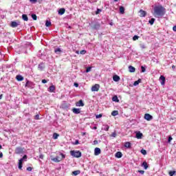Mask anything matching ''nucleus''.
<instances>
[{"label":"nucleus","instance_id":"11","mask_svg":"<svg viewBox=\"0 0 176 176\" xmlns=\"http://www.w3.org/2000/svg\"><path fill=\"white\" fill-rule=\"evenodd\" d=\"M38 71H43V69H45V64L40 63L38 66Z\"/></svg>","mask_w":176,"mask_h":176},{"label":"nucleus","instance_id":"7","mask_svg":"<svg viewBox=\"0 0 176 176\" xmlns=\"http://www.w3.org/2000/svg\"><path fill=\"white\" fill-rule=\"evenodd\" d=\"M99 90H100V85L98 84H96L91 87V91H98Z\"/></svg>","mask_w":176,"mask_h":176},{"label":"nucleus","instance_id":"12","mask_svg":"<svg viewBox=\"0 0 176 176\" xmlns=\"http://www.w3.org/2000/svg\"><path fill=\"white\" fill-rule=\"evenodd\" d=\"M16 80H18V82H21V81L24 80V77H23V76H21V75H17L16 76Z\"/></svg>","mask_w":176,"mask_h":176},{"label":"nucleus","instance_id":"22","mask_svg":"<svg viewBox=\"0 0 176 176\" xmlns=\"http://www.w3.org/2000/svg\"><path fill=\"white\" fill-rule=\"evenodd\" d=\"M50 90L49 91L50 93H54V90H56V87H54V85H52L49 87Z\"/></svg>","mask_w":176,"mask_h":176},{"label":"nucleus","instance_id":"60","mask_svg":"<svg viewBox=\"0 0 176 176\" xmlns=\"http://www.w3.org/2000/svg\"><path fill=\"white\" fill-rule=\"evenodd\" d=\"M82 135L83 136V135H86V132H82Z\"/></svg>","mask_w":176,"mask_h":176},{"label":"nucleus","instance_id":"9","mask_svg":"<svg viewBox=\"0 0 176 176\" xmlns=\"http://www.w3.org/2000/svg\"><path fill=\"white\" fill-rule=\"evenodd\" d=\"M76 107H85V103H83V100H80L76 103Z\"/></svg>","mask_w":176,"mask_h":176},{"label":"nucleus","instance_id":"63","mask_svg":"<svg viewBox=\"0 0 176 176\" xmlns=\"http://www.w3.org/2000/svg\"><path fill=\"white\" fill-rule=\"evenodd\" d=\"M94 130H97V126L94 127Z\"/></svg>","mask_w":176,"mask_h":176},{"label":"nucleus","instance_id":"58","mask_svg":"<svg viewBox=\"0 0 176 176\" xmlns=\"http://www.w3.org/2000/svg\"><path fill=\"white\" fill-rule=\"evenodd\" d=\"M39 157H40V159H43V155H42V154L40 155H39Z\"/></svg>","mask_w":176,"mask_h":176},{"label":"nucleus","instance_id":"21","mask_svg":"<svg viewBox=\"0 0 176 176\" xmlns=\"http://www.w3.org/2000/svg\"><path fill=\"white\" fill-rule=\"evenodd\" d=\"M23 160H19V170H21L23 168Z\"/></svg>","mask_w":176,"mask_h":176},{"label":"nucleus","instance_id":"51","mask_svg":"<svg viewBox=\"0 0 176 176\" xmlns=\"http://www.w3.org/2000/svg\"><path fill=\"white\" fill-rule=\"evenodd\" d=\"M141 68H142V72H145V71H146V69H145V67H144V66H142Z\"/></svg>","mask_w":176,"mask_h":176},{"label":"nucleus","instance_id":"45","mask_svg":"<svg viewBox=\"0 0 176 176\" xmlns=\"http://www.w3.org/2000/svg\"><path fill=\"white\" fill-rule=\"evenodd\" d=\"M96 119H100V118H102V114H98L96 116Z\"/></svg>","mask_w":176,"mask_h":176},{"label":"nucleus","instance_id":"39","mask_svg":"<svg viewBox=\"0 0 176 176\" xmlns=\"http://www.w3.org/2000/svg\"><path fill=\"white\" fill-rule=\"evenodd\" d=\"M102 10L100 8H98L96 12V14H100V13H101Z\"/></svg>","mask_w":176,"mask_h":176},{"label":"nucleus","instance_id":"41","mask_svg":"<svg viewBox=\"0 0 176 176\" xmlns=\"http://www.w3.org/2000/svg\"><path fill=\"white\" fill-rule=\"evenodd\" d=\"M79 144V140H76L75 141V142H72V145H78Z\"/></svg>","mask_w":176,"mask_h":176},{"label":"nucleus","instance_id":"48","mask_svg":"<svg viewBox=\"0 0 176 176\" xmlns=\"http://www.w3.org/2000/svg\"><path fill=\"white\" fill-rule=\"evenodd\" d=\"M90 71H91V67H87L86 69V72H90Z\"/></svg>","mask_w":176,"mask_h":176},{"label":"nucleus","instance_id":"59","mask_svg":"<svg viewBox=\"0 0 176 176\" xmlns=\"http://www.w3.org/2000/svg\"><path fill=\"white\" fill-rule=\"evenodd\" d=\"M1 157H3V153H0V158Z\"/></svg>","mask_w":176,"mask_h":176},{"label":"nucleus","instance_id":"47","mask_svg":"<svg viewBox=\"0 0 176 176\" xmlns=\"http://www.w3.org/2000/svg\"><path fill=\"white\" fill-rule=\"evenodd\" d=\"M171 141H173V137L169 136L168 139V142H171Z\"/></svg>","mask_w":176,"mask_h":176},{"label":"nucleus","instance_id":"14","mask_svg":"<svg viewBox=\"0 0 176 176\" xmlns=\"http://www.w3.org/2000/svg\"><path fill=\"white\" fill-rule=\"evenodd\" d=\"M113 80H114V82H119V80H120V77L118 75H114L113 76Z\"/></svg>","mask_w":176,"mask_h":176},{"label":"nucleus","instance_id":"29","mask_svg":"<svg viewBox=\"0 0 176 176\" xmlns=\"http://www.w3.org/2000/svg\"><path fill=\"white\" fill-rule=\"evenodd\" d=\"M120 13H121V14H124V7L123 6L120 7Z\"/></svg>","mask_w":176,"mask_h":176},{"label":"nucleus","instance_id":"33","mask_svg":"<svg viewBox=\"0 0 176 176\" xmlns=\"http://www.w3.org/2000/svg\"><path fill=\"white\" fill-rule=\"evenodd\" d=\"M22 19L23 20H24V21H27L28 20V16H27V14H23Z\"/></svg>","mask_w":176,"mask_h":176},{"label":"nucleus","instance_id":"44","mask_svg":"<svg viewBox=\"0 0 176 176\" xmlns=\"http://www.w3.org/2000/svg\"><path fill=\"white\" fill-rule=\"evenodd\" d=\"M141 153H142V155H146V151L144 150V149H142V150H141Z\"/></svg>","mask_w":176,"mask_h":176},{"label":"nucleus","instance_id":"37","mask_svg":"<svg viewBox=\"0 0 176 176\" xmlns=\"http://www.w3.org/2000/svg\"><path fill=\"white\" fill-rule=\"evenodd\" d=\"M148 23L151 24V25H153V23H155V18H152Z\"/></svg>","mask_w":176,"mask_h":176},{"label":"nucleus","instance_id":"25","mask_svg":"<svg viewBox=\"0 0 176 176\" xmlns=\"http://www.w3.org/2000/svg\"><path fill=\"white\" fill-rule=\"evenodd\" d=\"M125 148H131V143L130 142H126L124 144Z\"/></svg>","mask_w":176,"mask_h":176},{"label":"nucleus","instance_id":"57","mask_svg":"<svg viewBox=\"0 0 176 176\" xmlns=\"http://www.w3.org/2000/svg\"><path fill=\"white\" fill-rule=\"evenodd\" d=\"M173 30L175 31V32H176V25H175V26H173Z\"/></svg>","mask_w":176,"mask_h":176},{"label":"nucleus","instance_id":"34","mask_svg":"<svg viewBox=\"0 0 176 176\" xmlns=\"http://www.w3.org/2000/svg\"><path fill=\"white\" fill-rule=\"evenodd\" d=\"M176 171L175 170H170L168 172V174L170 176H174V175H175Z\"/></svg>","mask_w":176,"mask_h":176},{"label":"nucleus","instance_id":"6","mask_svg":"<svg viewBox=\"0 0 176 176\" xmlns=\"http://www.w3.org/2000/svg\"><path fill=\"white\" fill-rule=\"evenodd\" d=\"M144 119L148 120V122L152 120L153 119V116H151L149 113L144 114Z\"/></svg>","mask_w":176,"mask_h":176},{"label":"nucleus","instance_id":"4","mask_svg":"<svg viewBox=\"0 0 176 176\" xmlns=\"http://www.w3.org/2000/svg\"><path fill=\"white\" fill-rule=\"evenodd\" d=\"M15 153L16 155H21V154L24 153V148H23V147H16L15 148Z\"/></svg>","mask_w":176,"mask_h":176},{"label":"nucleus","instance_id":"13","mask_svg":"<svg viewBox=\"0 0 176 176\" xmlns=\"http://www.w3.org/2000/svg\"><path fill=\"white\" fill-rule=\"evenodd\" d=\"M72 112H73V113H76V115H78V114L80 113V109L74 108V109H72Z\"/></svg>","mask_w":176,"mask_h":176},{"label":"nucleus","instance_id":"28","mask_svg":"<svg viewBox=\"0 0 176 176\" xmlns=\"http://www.w3.org/2000/svg\"><path fill=\"white\" fill-rule=\"evenodd\" d=\"M112 100L114 101L115 102H119V98H118L117 96H114L112 98Z\"/></svg>","mask_w":176,"mask_h":176},{"label":"nucleus","instance_id":"53","mask_svg":"<svg viewBox=\"0 0 176 176\" xmlns=\"http://www.w3.org/2000/svg\"><path fill=\"white\" fill-rule=\"evenodd\" d=\"M105 131H108L109 130V126L107 125L104 128Z\"/></svg>","mask_w":176,"mask_h":176},{"label":"nucleus","instance_id":"26","mask_svg":"<svg viewBox=\"0 0 176 176\" xmlns=\"http://www.w3.org/2000/svg\"><path fill=\"white\" fill-rule=\"evenodd\" d=\"M118 115H119V111H113L111 112L112 116H118Z\"/></svg>","mask_w":176,"mask_h":176},{"label":"nucleus","instance_id":"50","mask_svg":"<svg viewBox=\"0 0 176 176\" xmlns=\"http://www.w3.org/2000/svg\"><path fill=\"white\" fill-rule=\"evenodd\" d=\"M27 171H32V167H30V166L28 167Z\"/></svg>","mask_w":176,"mask_h":176},{"label":"nucleus","instance_id":"35","mask_svg":"<svg viewBox=\"0 0 176 176\" xmlns=\"http://www.w3.org/2000/svg\"><path fill=\"white\" fill-rule=\"evenodd\" d=\"M50 25H52V22L49 21H46L45 22V26L46 27H50Z\"/></svg>","mask_w":176,"mask_h":176},{"label":"nucleus","instance_id":"64","mask_svg":"<svg viewBox=\"0 0 176 176\" xmlns=\"http://www.w3.org/2000/svg\"><path fill=\"white\" fill-rule=\"evenodd\" d=\"M0 149H2V146L0 144Z\"/></svg>","mask_w":176,"mask_h":176},{"label":"nucleus","instance_id":"16","mask_svg":"<svg viewBox=\"0 0 176 176\" xmlns=\"http://www.w3.org/2000/svg\"><path fill=\"white\" fill-rule=\"evenodd\" d=\"M142 135H143L142 133L140 131L136 133V138H138V140H141V138H142Z\"/></svg>","mask_w":176,"mask_h":176},{"label":"nucleus","instance_id":"52","mask_svg":"<svg viewBox=\"0 0 176 176\" xmlns=\"http://www.w3.org/2000/svg\"><path fill=\"white\" fill-rule=\"evenodd\" d=\"M117 134H116V132H113L111 133V137H116Z\"/></svg>","mask_w":176,"mask_h":176},{"label":"nucleus","instance_id":"10","mask_svg":"<svg viewBox=\"0 0 176 176\" xmlns=\"http://www.w3.org/2000/svg\"><path fill=\"white\" fill-rule=\"evenodd\" d=\"M100 27H101V25H100V23H95L92 26V30H100Z\"/></svg>","mask_w":176,"mask_h":176},{"label":"nucleus","instance_id":"1","mask_svg":"<svg viewBox=\"0 0 176 176\" xmlns=\"http://www.w3.org/2000/svg\"><path fill=\"white\" fill-rule=\"evenodd\" d=\"M166 14V8L163 7V6H156L154 8L153 16L154 17H157V19H160V17H163Z\"/></svg>","mask_w":176,"mask_h":176},{"label":"nucleus","instance_id":"30","mask_svg":"<svg viewBox=\"0 0 176 176\" xmlns=\"http://www.w3.org/2000/svg\"><path fill=\"white\" fill-rule=\"evenodd\" d=\"M54 53H56V54H60V53H61V49L60 48H56L54 50Z\"/></svg>","mask_w":176,"mask_h":176},{"label":"nucleus","instance_id":"36","mask_svg":"<svg viewBox=\"0 0 176 176\" xmlns=\"http://www.w3.org/2000/svg\"><path fill=\"white\" fill-rule=\"evenodd\" d=\"M32 19H33V20H34V21H36L37 19H38V16H36V14H32Z\"/></svg>","mask_w":176,"mask_h":176},{"label":"nucleus","instance_id":"19","mask_svg":"<svg viewBox=\"0 0 176 176\" xmlns=\"http://www.w3.org/2000/svg\"><path fill=\"white\" fill-rule=\"evenodd\" d=\"M142 166L144 167V170H148V167H149L148 163L145 161L142 163Z\"/></svg>","mask_w":176,"mask_h":176},{"label":"nucleus","instance_id":"32","mask_svg":"<svg viewBox=\"0 0 176 176\" xmlns=\"http://www.w3.org/2000/svg\"><path fill=\"white\" fill-rule=\"evenodd\" d=\"M73 175H79L80 174V170H74L72 172Z\"/></svg>","mask_w":176,"mask_h":176},{"label":"nucleus","instance_id":"46","mask_svg":"<svg viewBox=\"0 0 176 176\" xmlns=\"http://www.w3.org/2000/svg\"><path fill=\"white\" fill-rule=\"evenodd\" d=\"M138 173H140V174H142V175H144V174H145V171L144 170H138Z\"/></svg>","mask_w":176,"mask_h":176},{"label":"nucleus","instance_id":"15","mask_svg":"<svg viewBox=\"0 0 176 176\" xmlns=\"http://www.w3.org/2000/svg\"><path fill=\"white\" fill-rule=\"evenodd\" d=\"M160 79L162 80L161 85H164L166 83V77H164V76H161L160 77Z\"/></svg>","mask_w":176,"mask_h":176},{"label":"nucleus","instance_id":"61","mask_svg":"<svg viewBox=\"0 0 176 176\" xmlns=\"http://www.w3.org/2000/svg\"><path fill=\"white\" fill-rule=\"evenodd\" d=\"M172 68H173V69H175V65H173V66H172Z\"/></svg>","mask_w":176,"mask_h":176},{"label":"nucleus","instance_id":"54","mask_svg":"<svg viewBox=\"0 0 176 176\" xmlns=\"http://www.w3.org/2000/svg\"><path fill=\"white\" fill-rule=\"evenodd\" d=\"M97 144H98V140H94V145H97Z\"/></svg>","mask_w":176,"mask_h":176},{"label":"nucleus","instance_id":"18","mask_svg":"<svg viewBox=\"0 0 176 176\" xmlns=\"http://www.w3.org/2000/svg\"><path fill=\"white\" fill-rule=\"evenodd\" d=\"M140 17H145V16H146V12H145L144 10H140Z\"/></svg>","mask_w":176,"mask_h":176},{"label":"nucleus","instance_id":"8","mask_svg":"<svg viewBox=\"0 0 176 176\" xmlns=\"http://www.w3.org/2000/svg\"><path fill=\"white\" fill-rule=\"evenodd\" d=\"M100 153H101V149H100V148H98V147H96L94 150L95 156H98V155H100Z\"/></svg>","mask_w":176,"mask_h":176},{"label":"nucleus","instance_id":"62","mask_svg":"<svg viewBox=\"0 0 176 176\" xmlns=\"http://www.w3.org/2000/svg\"><path fill=\"white\" fill-rule=\"evenodd\" d=\"M3 95H0V100H2Z\"/></svg>","mask_w":176,"mask_h":176},{"label":"nucleus","instance_id":"42","mask_svg":"<svg viewBox=\"0 0 176 176\" xmlns=\"http://www.w3.org/2000/svg\"><path fill=\"white\" fill-rule=\"evenodd\" d=\"M34 119H35V120H39L41 118H39V115L38 114H37V115H36L35 116H34Z\"/></svg>","mask_w":176,"mask_h":176},{"label":"nucleus","instance_id":"40","mask_svg":"<svg viewBox=\"0 0 176 176\" xmlns=\"http://www.w3.org/2000/svg\"><path fill=\"white\" fill-rule=\"evenodd\" d=\"M139 38H140V36H137V35H135V36L133 37V41H137Z\"/></svg>","mask_w":176,"mask_h":176},{"label":"nucleus","instance_id":"27","mask_svg":"<svg viewBox=\"0 0 176 176\" xmlns=\"http://www.w3.org/2000/svg\"><path fill=\"white\" fill-rule=\"evenodd\" d=\"M53 138L54 140H57V138H58V137H60V134L57 133H54L53 134Z\"/></svg>","mask_w":176,"mask_h":176},{"label":"nucleus","instance_id":"2","mask_svg":"<svg viewBox=\"0 0 176 176\" xmlns=\"http://www.w3.org/2000/svg\"><path fill=\"white\" fill-rule=\"evenodd\" d=\"M70 155L73 156V157H81L82 153L79 151H71Z\"/></svg>","mask_w":176,"mask_h":176},{"label":"nucleus","instance_id":"49","mask_svg":"<svg viewBox=\"0 0 176 176\" xmlns=\"http://www.w3.org/2000/svg\"><path fill=\"white\" fill-rule=\"evenodd\" d=\"M30 2H32V3H36V2H38V0H30Z\"/></svg>","mask_w":176,"mask_h":176},{"label":"nucleus","instance_id":"17","mask_svg":"<svg viewBox=\"0 0 176 176\" xmlns=\"http://www.w3.org/2000/svg\"><path fill=\"white\" fill-rule=\"evenodd\" d=\"M115 156H116V157H117V159H120V157H122V156H123V154H122V152L118 151L116 153Z\"/></svg>","mask_w":176,"mask_h":176},{"label":"nucleus","instance_id":"20","mask_svg":"<svg viewBox=\"0 0 176 176\" xmlns=\"http://www.w3.org/2000/svg\"><path fill=\"white\" fill-rule=\"evenodd\" d=\"M129 72H131V73L135 72V67L130 65L129 66Z\"/></svg>","mask_w":176,"mask_h":176},{"label":"nucleus","instance_id":"5","mask_svg":"<svg viewBox=\"0 0 176 176\" xmlns=\"http://www.w3.org/2000/svg\"><path fill=\"white\" fill-rule=\"evenodd\" d=\"M19 25H20V21H12L10 23V27H12V28H16V27H19Z\"/></svg>","mask_w":176,"mask_h":176},{"label":"nucleus","instance_id":"23","mask_svg":"<svg viewBox=\"0 0 176 176\" xmlns=\"http://www.w3.org/2000/svg\"><path fill=\"white\" fill-rule=\"evenodd\" d=\"M65 13V8H60L59 10H58V14H60V15H63Z\"/></svg>","mask_w":176,"mask_h":176},{"label":"nucleus","instance_id":"55","mask_svg":"<svg viewBox=\"0 0 176 176\" xmlns=\"http://www.w3.org/2000/svg\"><path fill=\"white\" fill-rule=\"evenodd\" d=\"M74 86L75 87H79V84H78L77 82H74Z\"/></svg>","mask_w":176,"mask_h":176},{"label":"nucleus","instance_id":"31","mask_svg":"<svg viewBox=\"0 0 176 176\" xmlns=\"http://www.w3.org/2000/svg\"><path fill=\"white\" fill-rule=\"evenodd\" d=\"M141 83V79H138V80L135 81L133 83V86H138Z\"/></svg>","mask_w":176,"mask_h":176},{"label":"nucleus","instance_id":"56","mask_svg":"<svg viewBox=\"0 0 176 176\" xmlns=\"http://www.w3.org/2000/svg\"><path fill=\"white\" fill-rule=\"evenodd\" d=\"M42 83H47V80H46L45 79L42 80Z\"/></svg>","mask_w":176,"mask_h":176},{"label":"nucleus","instance_id":"38","mask_svg":"<svg viewBox=\"0 0 176 176\" xmlns=\"http://www.w3.org/2000/svg\"><path fill=\"white\" fill-rule=\"evenodd\" d=\"M87 53V51L82 50L80 52V54H86Z\"/></svg>","mask_w":176,"mask_h":176},{"label":"nucleus","instance_id":"24","mask_svg":"<svg viewBox=\"0 0 176 176\" xmlns=\"http://www.w3.org/2000/svg\"><path fill=\"white\" fill-rule=\"evenodd\" d=\"M32 86V82L28 80L25 84V87H31Z\"/></svg>","mask_w":176,"mask_h":176},{"label":"nucleus","instance_id":"3","mask_svg":"<svg viewBox=\"0 0 176 176\" xmlns=\"http://www.w3.org/2000/svg\"><path fill=\"white\" fill-rule=\"evenodd\" d=\"M60 156H62V158L60 157H56L52 159V162H55V163H58L63 160V159H65V155L63 154V153H60Z\"/></svg>","mask_w":176,"mask_h":176},{"label":"nucleus","instance_id":"43","mask_svg":"<svg viewBox=\"0 0 176 176\" xmlns=\"http://www.w3.org/2000/svg\"><path fill=\"white\" fill-rule=\"evenodd\" d=\"M27 155H25L21 159V160H22L23 162H24V160H27Z\"/></svg>","mask_w":176,"mask_h":176}]
</instances>
